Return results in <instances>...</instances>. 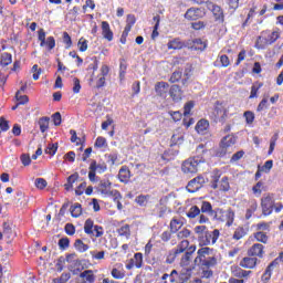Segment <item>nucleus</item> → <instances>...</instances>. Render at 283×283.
Returning a JSON list of instances; mask_svg holds the SVG:
<instances>
[{
    "label": "nucleus",
    "instance_id": "nucleus-1",
    "mask_svg": "<svg viewBox=\"0 0 283 283\" xmlns=\"http://www.w3.org/2000/svg\"><path fill=\"white\" fill-rule=\"evenodd\" d=\"M201 213H207L217 222H226L227 227H231L235 220V212L233 209L223 210L221 208L213 209L209 201L201 202Z\"/></svg>",
    "mask_w": 283,
    "mask_h": 283
},
{
    "label": "nucleus",
    "instance_id": "nucleus-2",
    "mask_svg": "<svg viewBox=\"0 0 283 283\" xmlns=\"http://www.w3.org/2000/svg\"><path fill=\"white\" fill-rule=\"evenodd\" d=\"M197 249L198 248L196 247V244L190 245L189 240L184 239L172 250L174 258H178V255H182L184 253L180 264H182V266H189V264L191 263V258L196 253Z\"/></svg>",
    "mask_w": 283,
    "mask_h": 283
},
{
    "label": "nucleus",
    "instance_id": "nucleus-3",
    "mask_svg": "<svg viewBox=\"0 0 283 283\" xmlns=\"http://www.w3.org/2000/svg\"><path fill=\"white\" fill-rule=\"evenodd\" d=\"M213 252V249L203 247L197 251V256L195 259V264L201 269H211L218 264V259L216 256H209Z\"/></svg>",
    "mask_w": 283,
    "mask_h": 283
},
{
    "label": "nucleus",
    "instance_id": "nucleus-4",
    "mask_svg": "<svg viewBox=\"0 0 283 283\" xmlns=\"http://www.w3.org/2000/svg\"><path fill=\"white\" fill-rule=\"evenodd\" d=\"M221 178V180H220ZM210 187L211 189H219L220 191H229L231 189V185L229 184V177H222V170L216 168L212 170L210 176Z\"/></svg>",
    "mask_w": 283,
    "mask_h": 283
},
{
    "label": "nucleus",
    "instance_id": "nucleus-5",
    "mask_svg": "<svg viewBox=\"0 0 283 283\" xmlns=\"http://www.w3.org/2000/svg\"><path fill=\"white\" fill-rule=\"evenodd\" d=\"M235 143H238L235 135L224 136L220 142L216 156H218V158H224L228 154H233V145H235Z\"/></svg>",
    "mask_w": 283,
    "mask_h": 283
},
{
    "label": "nucleus",
    "instance_id": "nucleus-6",
    "mask_svg": "<svg viewBox=\"0 0 283 283\" xmlns=\"http://www.w3.org/2000/svg\"><path fill=\"white\" fill-rule=\"evenodd\" d=\"M228 118H229V108L224 106V103L217 101L214 103V108L211 115V119L213 120V123H221V125H224Z\"/></svg>",
    "mask_w": 283,
    "mask_h": 283
},
{
    "label": "nucleus",
    "instance_id": "nucleus-7",
    "mask_svg": "<svg viewBox=\"0 0 283 283\" xmlns=\"http://www.w3.org/2000/svg\"><path fill=\"white\" fill-rule=\"evenodd\" d=\"M97 191L105 196V198H113V200H120V191L114 189L112 190V181L109 179H103L97 186Z\"/></svg>",
    "mask_w": 283,
    "mask_h": 283
},
{
    "label": "nucleus",
    "instance_id": "nucleus-8",
    "mask_svg": "<svg viewBox=\"0 0 283 283\" xmlns=\"http://www.w3.org/2000/svg\"><path fill=\"white\" fill-rule=\"evenodd\" d=\"M200 163H205L203 157H190L182 163L181 170L185 174H198V165H200Z\"/></svg>",
    "mask_w": 283,
    "mask_h": 283
},
{
    "label": "nucleus",
    "instance_id": "nucleus-9",
    "mask_svg": "<svg viewBox=\"0 0 283 283\" xmlns=\"http://www.w3.org/2000/svg\"><path fill=\"white\" fill-rule=\"evenodd\" d=\"M218 238H220V230H208L203 233V235L198 237L199 247H209L211 244H216V242H218Z\"/></svg>",
    "mask_w": 283,
    "mask_h": 283
},
{
    "label": "nucleus",
    "instance_id": "nucleus-10",
    "mask_svg": "<svg viewBox=\"0 0 283 283\" xmlns=\"http://www.w3.org/2000/svg\"><path fill=\"white\" fill-rule=\"evenodd\" d=\"M84 233H86V235H93L94 238H103L105 229H103L102 226L94 224V220L86 219L84 222Z\"/></svg>",
    "mask_w": 283,
    "mask_h": 283
},
{
    "label": "nucleus",
    "instance_id": "nucleus-11",
    "mask_svg": "<svg viewBox=\"0 0 283 283\" xmlns=\"http://www.w3.org/2000/svg\"><path fill=\"white\" fill-rule=\"evenodd\" d=\"M38 41H40V48H46L49 52H51V50H54V48H56V40L54 39V36H49L45 40L44 29H40L38 31Z\"/></svg>",
    "mask_w": 283,
    "mask_h": 283
},
{
    "label": "nucleus",
    "instance_id": "nucleus-12",
    "mask_svg": "<svg viewBox=\"0 0 283 283\" xmlns=\"http://www.w3.org/2000/svg\"><path fill=\"white\" fill-rule=\"evenodd\" d=\"M205 182L207 180L203 176H197L188 182L186 189L189 193H196V191H200L205 187Z\"/></svg>",
    "mask_w": 283,
    "mask_h": 283
},
{
    "label": "nucleus",
    "instance_id": "nucleus-13",
    "mask_svg": "<svg viewBox=\"0 0 283 283\" xmlns=\"http://www.w3.org/2000/svg\"><path fill=\"white\" fill-rule=\"evenodd\" d=\"M275 207V201L271 195H268L261 198V209L263 216H271L273 213V209Z\"/></svg>",
    "mask_w": 283,
    "mask_h": 283
},
{
    "label": "nucleus",
    "instance_id": "nucleus-14",
    "mask_svg": "<svg viewBox=\"0 0 283 283\" xmlns=\"http://www.w3.org/2000/svg\"><path fill=\"white\" fill-rule=\"evenodd\" d=\"M205 8L191 7L186 11L184 17L187 21H198V19L205 18Z\"/></svg>",
    "mask_w": 283,
    "mask_h": 283
},
{
    "label": "nucleus",
    "instance_id": "nucleus-15",
    "mask_svg": "<svg viewBox=\"0 0 283 283\" xmlns=\"http://www.w3.org/2000/svg\"><path fill=\"white\" fill-rule=\"evenodd\" d=\"M145 264L143 253L136 252L132 259H129L126 263V270L132 271V269H143Z\"/></svg>",
    "mask_w": 283,
    "mask_h": 283
},
{
    "label": "nucleus",
    "instance_id": "nucleus-16",
    "mask_svg": "<svg viewBox=\"0 0 283 283\" xmlns=\"http://www.w3.org/2000/svg\"><path fill=\"white\" fill-rule=\"evenodd\" d=\"M265 253L266 252L264 251V244H262V243H254L248 250V256L259 258L260 260H262V258H264Z\"/></svg>",
    "mask_w": 283,
    "mask_h": 283
},
{
    "label": "nucleus",
    "instance_id": "nucleus-17",
    "mask_svg": "<svg viewBox=\"0 0 283 283\" xmlns=\"http://www.w3.org/2000/svg\"><path fill=\"white\" fill-rule=\"evenodd\" d=\"M182 88L178 84H174L170 86L169 96L174 101V103H180L182 101Z\"/></svg>",
    "mask_w": 283,
    "mask_h": 283
},
{
    "label": "nucleus",
    "instance_id": "nucleus-18",
    "mask_svg": "<svg viewBox=\"0 0 283 283\" xmlns=\"http://www.w3.org/2000/svg\"><path fill=\"white\" fill-rule=\"evenodd\" d=\"M117 177L119 182H124V185H127V182H129V180L132 179V170H129L128 166H122Z\"/></svg>",
    "mask_w": 283,
    "mask_h": 283
},
{
    "label": "nucleus",
    "instance_id": "nucleus-19",
    "mask_svg": "<svg viewBox=\"0 0 283 283\" xmlns=\"http://www.w3.org/2000/svg\"><path fill=\"white\" fill-rule=\"evenodd\" d=\"M259 262H260V260H258V258H255V256H244L240 261V266L242 269H255V266H258Z\"/></svg>",
    "mask_w": 283,
    "mask_h": 283
},
{
    "label": "nucleus",
    "instance_id": "nucleus-20",
    "mask_svg": "<svg viewBox=\"0 0 283 283\" xmlns=\"http://www.w3.org/2000/svg\"><path fill=\"white\" fill-rule=\"evenodd\" d=\"M102 36L108 42L114 41V31H112L109 22L107 21H102Z\"/></svg>",
    "mask_w": 283,
    "mask_h": 283
},
{
    "label": "nucleus",
    "instance_id": "nucleus-21",
    "mask_svg": "<svg viewBox=\"0 0 283 283\" xmlns=\"http://www.w3.org/2000/svg\"><path fill=\"white\" fill-rule=\"evenodd\" d=\"M182 227H185V221H182V218L174 217L170 220V223H169L170 233H178V231H180Z\"/></svg>",
    "mask_w": 283,
    "mask_h": 283
},
{
    "label": "nucleus",
    "instance_id": "nucleus-22",
    "mask_svg": "<svg viewBox=\"0 0 283 283\" xmlns=\"http://www.w3.org/2000/svg\"><path fill=\"white\" fill-rule=\"evenodd\" d=\"M167 48L168 50H182L187 48V44L180 38H175L167 43Z\"/></svg>",
    "mask_w": 283,
    "mask_h": 283
},
{
    "label": "nucleus",
    "instance_id": "nucleus-23",
    "mask_svg": "<svg viewBox=\"0 0 283 283\" xmlns=\"http://www.w3.org/2000/svg\"><path fill=\"white\" fill-rule=\"evenodd\" d=\"M255 211H258V200L252 199L249 201V207L245 210V220H251Z\"/></svg>",
    "mask_w": 283,
    "mask_h": 283
},
{
    "label": "nucleus",
    "instance_id": "nucleus-24",
    "mask_svg": "<svg viewBox=\"0 0 283 283\" xmlns=\"http://www.w3.org/2000/svg\"><path fill=\"white\" fill-rule=\"evenodd\" d=\"M80 277L83 280L82 283H94L96 282V275H94V271L85 270L80 274Z\"/></svg>",
    "mask_w": 283,
    "mask_h": 283
},
{
    "label": "nucleus",
    "instance_id": "nucleus-25",
    "mask_svg": "<svg viewBox=\"0 0 283 283\" xmlns=\"http://www.w3.org/2000/svg\"><path fill=\"white\" fill-rule=\"evenodd\" d=\"M78 181V172H75L67 177L66 184H64L65 191H72L74 189V182Z\"/></svg>",
    "mask_w": 283,
    "mask_h": 283
},
{
    "label": "nucleus",
    "instance_id": "nucleus-26",
    "mask_svg": "<svg viewBox=\"0 0 283 283\" xmlns=\"http://www.w3.org/2000/svg\"><path fill=\"white\" fill-rule=\"evenodd\" d=\"M231 65V60L229 56L223 54L219 55L217 61L214 62V67H229Z\"/></svg>",
    "mask_w": 283,
    "mask_h": 283
},
{
    "label": "nucleus",
    "instance_id": "nucleus-27",
    "mask_svg": "<svg viewBox=\"0 0 283 283\" xmlns=\"http://www.w3.org/2000/svg\"><path fill=\"white\" fill-rule=\"evenodd\" d=\"M90 169L93 171H96L97 174H105L107 171V164L105 163H96V160H93L90 165Z\"/></svg>",
    "mask_w": 283,
    "mask_h": 283
},
{
    "label": "nucleus",
    "instance_id": "nucleus-28",
    "mask_svg": "<svg viewBox=\"0 0 283 283\" xmlns=\"http://www.w3.org/2000/svg\"><path fill=\"white\" fill-rule=\"evenodd\" d=\"M211 12L214 17V21H224V11H222V8L218 4H212Z\"/></svg>",
    "mask_w": 283,
    "mask_h": 283
},
{
    "label": "nucleus",
    "instance_id": "nucleus-29",
    "mask_svg": "<svg viewBox=\"0 0 283 283\" xmlns=\"http://www.w3.org/2000/svg\"><path fill=\"white\" fill-rule=\"evenodd\" d=\"M253 238L259 242L258 244H269V234L266 232L256 231L253 233Z\"/></svg>",
    "mask_w": 283,
    "mask_h": 283
},
{
    "label": "nucleus",
    "instance_id": "nucleus-30",
    "mask_svg": "<svg viewBox=\"0 0 283 283\" xmlns=\"http://www.w3.org/2000/svg\"><path fill=\"white\" fill-rule=\"evenodd\" d=\"M268 45H270L269 40L265 33H262V35L256 39L254 48H256V50H265Z\"/></svg>",
    "mask_w": 283,
    "mask_h": 283
},
{
    "label": "nucleus",
    "instance_id": "nucleus-31",
    "mask_svg": "<svg viewBox=\"0 0 283 283\" xmlns=\"http://www.w3.org/2000/svg\"><path fill=\"white\" fill-rule=\"evenodd\" d=\"M149 200H151V195H138L135 198V202L138 207H147V205H149Z\"/></svg>",
    "mask_w": 283,
    "mask_h": 283
},
{
    "label": "nucleus",
    "instance_id": "nucleus-32",
    "mask_svg": "<svg viewBox=\"0 0 283 283\" xmlns=\"http://www.w3.org/2000/svg\"><path fill=\"white\" fill-rule=\"evenodd\" d=\"M72 218H81L83 216V207L81 203L75 202L70 207Z\"/></svg>",
    "mask_w": 283,
    "mask_h": 283
},
{
    "label": "nucleus",
    "instance_id": "nucleus-33",
    "mask_svg": "<svg viewBox=\"0 0 283 283\" xmlns=\"http://www.w3.org/2000/svg\"><path fill=\"white\" fill-rule=\"evenodd\" d=\"M2 235L6 238H14L17 234L12 230V223L11 222H3L2 224Z\"/></svg>",
    "mask_w": 283,
    "mask_h": 283
},
{
    "label": "nucleus",
    "instance_id": "nucleus-34",
    "mask_svg": "<svg viewBox=\"0 0 283 283\" xmlns=\"http://www.w3.org/2000/svg\"><path fill=\"white\" fill-rule=\"evenodd\" d=\"M197 134H205L209 129V120L200 119L195 127Z\"/></svg>",
    "mask_w": 283,
    "mask_h": 283
},
{
    "label": "nucleus",
    "instance_id": "nucleus-35",
    "mask_svg": "<svg viewBox=\"0 0 283 283\" xmlns=\"http://www.w3.org/2000/svg\"><path fill=\"white\" fill-rule=\"evenodd\" d=\"M191 49L203 52V50H207V42L202 41V39H195L192 40Z\"/></svg>",
    "mask_w": 283,
    "mask_h": 283
},
{
    "label": "nucleus",
    "instance_id": "nucleus-36",
    "mask_svg": "<svg viewBox=\"0 0 283 283\" xmlns=\"http://www.w3.org/2000/svg\"><path fill=\"white\" fill-rule=\"evenodd\" d=\"M200 213H202V206H200V208L198 206H192L188 212L186 213L187 218H189L190 220H193L195 218H198V216H200Z\"/></svg>",
    "mask_w": 283,
    "mask_h": 283
},
{
    "label": "nucleus",
    "instance_id": "nucleus-37",
    "mask_svg": "<svg viewBox=\"0 0 283 283\" xmlns=\"http://www.w3.org/2000/svg\"><path fill=\"white\" fill-rule=\"evenodd\" d=\"M38 125L40 127V132L42 134H45V132H48V129H50V117H48V116L41 117L38 122Z\"/></svg>",
    "mask_w": 283,
    "mask_h": 283
},
{
    "label": "nucleus",
    "instance_id": "nucleus-38",
    "mask_svg": "<svg viewBox=\"0 0 283 283\" xmlns=\"http://www.w3.org/2000/svg\"><path fill=\"white\" fill-rule=\"evenodd\" d=\"M273 268L271 264H269L264 271V273L261 276V282L262 283H269L271 281V277L273 276Z\"/></svg>",
    "mask_w": 283,
    "mask_h": 283
},
{
    "label": "nucleus",
    "instance_id": "nucleus-39",
    "mask_svg": "<svg viewBox=\"0 0 283 283\" xmlns=\"http://www.w3.org/2000/svg\"><path fill=\"white\" fill-rule=\"evenodd\" d=\"M73 247L78 253H85V251L90 250V245L85 244L83 239L75 240Z\"/></svg>",
    "mask_w": 283,
    "mask_h": 283
},
{
    "label": "nucleus",
    "instance_id": "nucleus-40",
    "mask_svg": "<svg viewBox=\"0 0 283 283\" xmlns=\"http://www.w3.org/2000/svg\"><path fill=\"white\" fill-rule=\"evenodd\" d=\"M12 63V54L4 52L1 54L0 64L2 67H8Z\"/></svg>",
    "mask_w": 283,
    "mask_h": 283
},
{
    "label": "nucleus",
    "instance_id": "nucleus-41",
    "mask_svg": "<svg viewBox=\"0 0 283 283\" xmlns=\"http://www.w3.org/2000/svg\"><path fill=\"white\" fill-rule=\"evenodd\" d=\"M127 74V62L125 59L119 61V81L123 83L125 81V75Z\"/></svg>",
    "mask_w": 283,
    "mask_h": 283
},
{
    "label": "nucleus",
    "instance_id": "nucleus-42",
    "mask_svg": "<svg viewBox=\"0 0 283 283\" xmlns=\"http://www.w3.org/2000/svg\"><path fill=\"white\" fill-rule=\"evenodd\" d=\"M253 273V271L251 270H243L242 268H238L233 271V275L234 277H249V275H251Z\"/></svg>",
    "mask_w": 283,
    "mask_h": 283
},
{
    "label": "nucleus",
    "instance_id": "nucleus-43",
    "mask_svg": "<svg viewBox=\"0 0 283 283\" xmlns=\"http://www.w3.org/2000/svg\"><path fill=\"white\" fill-rule=\"evenodd\" d=\"M262 191H264V182L258 181L253 187H252V192L255 198H260L262 196Z\"/></svg>",
    "mask_w": 283,
    "mask_h": 283
},
{
    "label": "nucleus",
    "instance_id": "nucleus-44",
    "mask_svg": "<svg viewBox=\"0 0 283 283\" xmlns=\"http://www.w3.org/2000/svg\"><path fill=\"white\" fill-rule=\"evenodd\" d=\"M264 84L263 83H254L252 86H251V92H250V96L249 98L250 99H253V98H258V92H260L261 87H263Z\"/></svg>",
    "mask_w": 283,
    "mask_h": 283
},
{
    "label": "nucleus",
    "instance_id": "nucleus-45",
    "mask_svg": "<svg viewBox=\"0 0 283 283\" xmlns=\"http://www.w3.org/2000/svg\"><path fill=\"white\" fill-rule=\"evenodd\" d=\"M153 21H155V25H154V30L151 33V39H157V36H159V32H158V28H160V15H155L153 18Z\"/></svg>",
    "mask_w": 283,
    "mask_h": 283
},
{
    "label": "nucleus",
    "instance_id": "nucleus-46",
    "mask_svg": "<svg viewBox=\"0 0 283 283\" xmlns=\"http://www.w3.org/2000/svg\"><path fill=\"white\" fill-rule=\"evenodd\" d=\"M117 233L123 238H129V235H132V229L129 224H124L117 230Z\"/></svg>",
    "mask_w": 283,
    "mask_h": 283
},
{
    "label": "nucleus",
    "instance_id": "nucleus-47",
    "mask_svg": "<svg viewBox=\"0 0 283 283\" xmlns=\"http://www.w3.org/2000/svg\"><path fill=\"white\" fill-rule=\"evenodd\" d=\"M247 235V229L239 227L235 229L234 233H233V240H242V238H244Z\"/></svg>",
    "mask_w": 283,
    "mask_h": 283
},
{
    "label": "nucleus",
    "instance_id": "nucleus-48",
    "mask_svg": "<svg viewBox=\"0 0 283 283\" xmlns=\"http://www.w3.org/2000/svg\"><path fill=\"white\" fill-rule=\"evenodd\" d=\"M178 240H187V238H191V230L184 228L182 230H178L177 232Z\"/></svg>",
    "mask_w": 283,
    "mask_h": 283
},
{
    "label": "nucleus",
    "instance_id": "nucleus-49",
    "mask_svg": "<svg viewBox=\"0 0 283 283\" xmlns=\"http://www.w3.org/2000/svg\"><path fill=\"white\" fill-rule=\"evenodd\" d=\"M193 107H196V102H193V101H189L184 105L185 118H187V116H189L191 114V109H193Z\"/></svg>",
    "mask_w": 283,
    "mask_h": 283
},
{
    "label": "nucleus",
    "instance_id": "nucleus-50",
    "mask_svg": "<svg viewBox=\"0 0 283 283\" xmlns=\"http://www.w3.org/2000/svg\"><path fill=\"white\" fill-rule=\"evenodd\" d=\"M243 117L245 118L247 125H253L255 120V113H253L252 111H245L243 113Z\"/></svg>",
    "mask_w": 283,
    "mask_h": 283
},
{
    "label": "nucleus",
    "instance_id": "nucleus-51",
    "mask_svg": "<svg viewBox=\"0 0 283 283\" xmlns=\"http://www.w3.org/2000/svg\"><path fill=\"white\" fill-rule=\"evenodd\" d=\"M15 101H18L19 105H25L30 102V98L28 97V95H21V91H18L15 93Z\"/></svg>",
    "mask_w": 283,
    "mask_h": 283
},
{
    "label": "nucleus",
    "instance_id": "nucleus-52",
    "mask_svg": "<svg viewBox=\"0 0 283 283\" xmlns=\"http://www.w3.org/2000/svg\"><path fill=\"white\" fill-rule=\"evenodd\" d=\"M254 227L256 231H271V223L265 221L259 222Z\"/></svg>",
    "mask_w": 283,
    "mask_h": 283
},
{
    "label": "nucleus",
    "instance_id": "nucleus-53",
    "mask_svg": "<svg viewBox=\"0 0 283 283\" xmlns=\"http://www.w3.org/2000/svg\"><path fill=\"white\" fill-rule=\"evenodd\" d=\"M168 87H169V83H167V82H158L155 85V92L157 94H163V92H165V90H167Z\"/></svg>",
    "mask_w": 283,
    "mask_h": 283
},
{
    "label": "nucleus",
    "instance_id": "nucleus-54",
    "mask_svg": "<svg viewBox=\"0 0 283 283\" xmlns=\"http://www.w3.org/2000/svg\"><path fill=\"white\" fill-rule=\"evenodd\" d=\"M72 274L70 273H62L60 277L53 279V283H66L70 282Z\"/></svg>",
    "mask_w": 283,
    "mask_h": 283
},
{
    "label": "nucleus",
    "instance_id": "nucleus-55",
    "mask_svg": "<svg viewBox=\"0 0 283 283\" xmlns=\"http://www.w3.org/2000/svg\"><path fill=\"white\" fill-rule=\"evenodd\" d=\"M111 275H112V277H114V280H123L125 277V271H120V270L114 268L111 271Z\"/></svg>",
    "mask_w": 283,
    "mask_h": 283
},
{
    "label": "nucleus",
    "instance_id": "nucleus-56",
    "mask_svg": "<svg viewBox=\"0 0 283 283\" xmlns=\"http://www.w3.org/2000/svg\"><path fill=\"white\" fill-rule=\"evenodd\" d=\"M266 39H268V43L270 45H273V43H275V41H277V39H280L279 31H273V32L269 33Z\"/></svg>",
    "mask_w": 283,
    "mask_h": 283
},
{
    "label": "nucleus",
    "instance_id": "nucleus-57",
    "mask_svg": "<svg viewBox=\"0 0 283 283\" xmlns=\"http://www.w3.org/2000/svg\"><path fill=\"white\" fill-rule=\"evenodd\" d=\"M34 186L36 187V189H40V191H43V189L48 187V180L43 178H36L34 181Z\"/></svg>",
    "mask_w": 283,
    "mask_h": 283
},
{
    "label": "nucleus",
    "instance_id": "nucleus-58",
    "mask_svg": "<svg viewBox=\"0 0 283 283\" xmlns=\"http://www.w3.org/2000/svg\"><path fill=\"white\" fill-rule=\"evenodd\" d=\"M94 146L97 147V149H103V147H107V139L99 136L96 138Z\"/></svg>",
    "mask_w": 283,
    "mask_h": 283
},
{
    "label": "nucleus",
    "instance_id": "nucleus-59",
    "mask_svg": "<svg viewBox=\"0 0 283 283\" xmlns=\"http://www.w3.org/2000/svg\"><path fill=\"white\" fill-rule=\"evenodd\" d=\"M62 39H63V43L65 44V49L70 50V48H72V36H70V33L64 31Z\"/></svg>",
    "mask_w": 283,
    "mask_h": 283
},
{
    "label": "nucleus",
    "instance_id": "nucleus-60",
    "mask_svg": "<svg viewBox=\"0 0 283 283\" xmlns=\"http://www.w3.org/2000/svg\"><path fill=\"white\" fill-rule=\"evenodd\" d=\"M77 48L80 52H87V40L85 38H81L77 42Z\"/></svg>",
    "mask_w": 283,
    "mask_h": 283
},
{
    "label": "nucleus",
    "instance_id": "nucleus-61",
    "mask_svg": "<svg viewBox=\"0 0 283 283\" xmlns=\"http://www.w3.org/2000/svg\"><path fill=\"white\" fill-rule=\"evenodd\" d=\"M181 78H182V72L175 71L169 78V83H178Z\"/></svg>",
    "mask_w": 283,
    "mask_h": 283
},
{
    "label": "nucleus",
    "instance_id": "nucleus-62",
    "mask_svg": "<svg viewBox=\"0 0 283 283\" xmlns=\"http://www.w3.org/2000/svg\"><path fill=\"white\" fill-rule=\"evenodd\" d=\"M59 247L62 251H65L66 249H70V239L69 238H62L59 240Z\"/></svg>",
    "mask_w": 283,
    "mask_h": 283
},
{
    "label": "nucleus",
    "instance_id": "nucleus-63",
    "mask_svg": "<svg viewBox=\"0 0 283 283\" xmlns=\"http://www.w3.org/2000/svg\"><path fill=\"white\" fill-rule=\"evenodd\" d=\"M169 282H170V283H178V282H181L178 271L172 270V271L170 272V274H169Z\"/></svg>",
    "mask_w": 283,
    "mask_h": 283
},
{
    "label": "nucleus",
    "instance_id": "nucleus-64",
    "mask_svg": "<svg viewBox=\"0 0 283 283\" xmlns=\"http://www.w3.org/2000/svg\"><path fill=\"white\" fill-rule=\"evenodd\" d=\"M280 263L283 264V252H280L279 258L274 259L270 264L273 269H277V266H280Z\"/></svg>",
    "mask_w": 283,
    "mask_h": 283
}]
</instances>
